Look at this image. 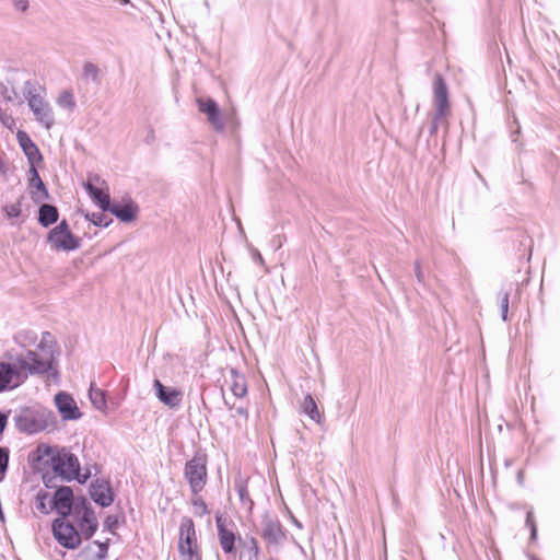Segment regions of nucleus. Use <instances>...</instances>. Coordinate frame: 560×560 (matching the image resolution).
Instances as JSON below:
<instances>
[{"instance_id":"c9c22d12","label":"nucleus","mask_w":560,"mask_h":560,"mask_svg":"<svg viewBox=\"0 0 560 560\" xmlns=\"http://www.w3.org/2000/svg\"><path fill=\"white\" fill-rule=\"evenodd\" d=\"M237 493L242 501L249 500V493L247 491V486L244 482H242L240 486H237Z\"/></svg>"},{"instance_id":"f03ea898","label":"nucleus","mask_w":560,"mask_h":560,"mask_svg":"<svg viewBox=\"0 0 560 560\" xmlns=\"http://www.w3.org/2000/svg\"><path fill=\"white\" fill-rule=\"evenodd\" d=\"M55 342L49 332H45L37 350H30L16 358L21 371L28 374H44L52 368Z\"/></svg>"},{"instance_id":"4be33fe9","label":"nucleus","mask_w":560,"mask_h":560,"mask_svg":"<svg viewBox=\"0 0 560 560\" xmlns=\"http://www.w3.org/2000/svg\"><path fill=\"white\" fill-rule=\"evenodd\" d=\"M113 214H115L119 220L124 222H131L136 219L138 213V206L133 202H129L126 205H114L109 207Z\"/></svg>"},{"instance_id":"a19ab883","label":"nucleus","mask_w":560,"mask_h":560,"mask_svg":"<svg viewBox=\"0 0 560 560\" xmlns=\"http://www.w3.org/2000/svg\"><path fill=\"white\" fill-rule=\"evenodd\" d=\"M119 2L122 3V4H128L129 0H119Z\"/></svg>"},{"instance_id":"2eb2a0df","label":"nucleus","mask_w":560,"mask_h":560,"mask_svg":"<svg viewBox=\"0 0 560 560\" xmlns=\"http://www.w3.org/2000/svg\"><path fill=\"white\" fill-rule=\"evenodd\" d=\"M434 104L440 116H445L448 113L447 88L441 75H438L434 81Z\"/></svg>"},{"instance_id":"f257e3e1","label":"nucleus","mask_w":560,"mask_h":560,"mask_svg":"<svg viewBox=\"0 0 560 560\" xmlns=\"http://www.w3.org/2000/svg\"><path fill=\"white\" fill-rule=\"evenodd\" d=\"M37 460H45L52 471L66 480L85 482L90 472H81L78 457L66 448L56 450L47 444H40L36 448Z\"/></svg>"},{"instance_id":"423d86ee","label":"nucleus","mask_w":560,"mask_h":560,"mask_svg":"<svg viewBox=\"0 0 560 560\" xmlns=\"http://www.w3.org/2000/svg\"><path fill=\"white\" fill-rule=\"evenodd\" d=\"M52 533L56 540L65 548L75 549L81 544L79 532L66 517L54 521Z\"/></svg>"},{"instance_id":"39448f33","label":"nucleus","mask_w":560,"mask_h":560,"mask_svg":"<svg viewBox=\"0 0 560 560\" xmlns=\"http://www.w3.org/2000/svg\"><path fill=\"white\" fill-rule=\"evenodd\" d=\"M47 241L55 250L70 252L80 246V238L73 235L66 220L48 233Z\"/></svg>"},{"instance_id":"c85d7f7f","label":"nucleus","mask_w":560,"mask_h":560,"mask_svg":"<svg viewBox=\"0 0 560 560\" xmlns=\"http://www.w3.org/2000/svg\"><path fill=\"white\" fill-rule=\"evenodd\" d=\"M58 104L62 107L72 109L75 105L72 92L63 91L58 98Z\"/></svg>"},{"instance_id":"2f4dec72","label":"nucleus","mask_w":560,"mask_h":560,"mask_svg":"<svg viewBox=\"0 0 560 560\" xmlns=\"http://www.w3.org/2000/svg\"><path fill=\"white\" fill-rule=\"evenodd\" d=\"M526 526L530 529V539L536 540L537 538V525L535 515L532 511H528L526 514Z\"/></svg>"},{"instance_id":"4468645a","label":"nucleus","mask_w":560,"mask_h":560,"mask_svg":"<svg viewBox=\"0 0 560 560\" xmlns=\"http://www.w3.org/2000/svg\"><path fill=\"white\" fill-rule=\"evenodd\" d=\"M198 108L201 113L208 116L209 122L218 131L223 130V122L220 119V109L217 103L211 98H198Z\"/></svg>"},{"instance_id":"412c9836","label":"nucleus","mask_w":560,"mask_h":560,"mask_svg":"<svg viewBox=\"0 0 560 560\" xmlns=\"http://www.w3.org/2000/svg\"><path fill=\"white\" fill-rule=\"evenodd\" d=\"M229 390L237 398H243L247 394V384L245 376L231 371L230 376L226 381Z\"/></svg>"},{"instance_id":"58836bf2","label":"nucleus","mask_w":560,"mask_h":560,"mask_svg":"<svg viewBox=\"0 0 560 560\" xmlns=\"http://www.w3.org/2000/svg\"><path fill=\"white\" fill-rule=\"evenodd\" d=\"M7 425V417L3 413H0V433L3 432Z\"/></svg>"},{"instance_id":"473e14b6","label":"nucleus","mask_w":560,"mask_h":560,"mask_svg":"<svg viewBox=\"0 0 560 560\" xmlns=\"http://www.w3.org/2000/svg\"><path fill=\"white\" fill-rule=\"evenodd\" d=\"M84 74L88 78H92L93 80H97V78H98V68L94 63H92V62H86L84 65Z\"/></svg>"},{"instance_id":"1a4fd4ad","label":"nucleus","mask_w":560,"mask_h":560,"mask_svg":"<svg viewBox=\"0 0 560 560\" xmlns=\"http://www.w3.org/2000/svg\"><path fill=\"white\" fill-rule=\"evenodd\" d=\"M74 515L81 533L85 538L92 537L98 525L94 512L83 504L75 508Z\"/></svg>"},{"instance_id":"b1692460","label":"nucleus","mask_w":560,"mask_h":560,"mask_svg":"<svg viewBox=\"0 0 560 560\" xmlns=\"http://www.w3.org/2000/svg\"><path fill=\"white\" fill-rule=\"evenodd\" d=\"M218 534H219V540L221 548L224 552L231 553L234 551V542H235V536L234 534L226 529L223 524H221V521L218 520Z\"/></svg>"},{"instance_id":"e433bc0d","label":"nucleus","mask_w":560,"mask_h":560,"mask_svg":"<svg viewBox=\"0 0 560 560\" xmlns=\"http://www.w3.org/2000/svg\"><path fill=\"white\" fill-rule=\"evenodd\" d=\"M13 3L15 5V8L21 10V11H25L27 9V5H28V1L27 0H13Z\"/></svg>"},{"instance_id":"9d476101","label":"nucleus","mask_w":560,"mask_h":560,"mask_svg":"<svg viewBox=\"0 0 560 560\" xmlns=\"http://www.w3.org/2000/svg\"><path fill=\"white\" fill-rule=\"evenodd\" d=\"M55 404L62 419L77 420L81 417V412L77 406L75 400L68 393H58L55 396Z\"/></svg>"},{"instance_id":"dca6fc26","label":"nucleus","mask_w":560,"mask_h":560,"mask_svg":"<svg viewBox=\"0 0 560 560\" xmlns=\"http://www.w3.org/2000/svg\"><path fill=\"white\" fill-rule=\"evenodd\" d=\"M158 398L171 408L177 407L183 397L182 390L174 387H165L159 380L154 381Z\"/></svg>"},{"instance_id":"c756f323","label":"nucleus","mask_w":560,"mask_h":560,"mask_svg":"<svg viewBox=\"0 0 560 560\" xmlns=\"http://www.w3.org/2000/svg\"><path fill=\"white\" fill-rule=\"evenodd\" d=\"M499 304L501 307V315L502 319H508V313H509V304H510V294L509 292H501L499 295Z\"/></svg>"},{"instance_id":"393cba45","label":"nucleus","mask_w":560,"mask_h":560,"mask_svg":"<svg viewBox=\"0 0 560 560\" xmlns=\"http://www.w3.org/2000/svg\"><path fill=\"white\" fill-rule=\"evenodd\" d=\"M90 399L97 409H104L106 407V395L101 388H97L92 383L90 386Z\"/></svg>"},{"instance_id":"5701e85b","label":"nucleus","mask_w":560,"mask_h":560,"mask_svg":"<svg viewBox=\"0 0 560 560\" xmlns=\"http://www.w3.org/2000/svg\"><path fill=\"white\" fill-rule=\"evenodd\" d=\"M59 219L58 209L55 206L44 203L40 206L38 211V222L44 228H47L56 223Z\"/></svg>"},{"instance_id":"6ab92c4d","label":"nucleus","mask_w":560,"mask_h":560,"mask_svg":"<svg viewBox=\"0 0 560 560\" xmlns=\"http://www.w3.org/2000/svg\"><path fill=\"white\" fill-rule=\"evenodd\" d=\"M262 538L269 544H278L284 538V530L277 520H268L262 528Z\"/></svg>"},{"instance_id":"7c9ffc66","label":"nucleus","mask_w":560,"mask_h":560,"mask_svg":"<svg viewBox=\"0 0 560 560\" xmlns=\"http://www.w3.org/2000/svg\"><path fill=\"white\" fill-rule=\"evenodd\" d=\"M9 465V451L5 447H0V481L3 480Z\"/></svg>"},{"instance_id":"bb28decb","label":"nucleus","mask_w":560,"mask_h":560,"mask_svg":"<svg viewBox=\"0 0 560 560\" xmlns=\"http://www.w3.org/2000/svg\"><path fill=\"white\" fill-rule=\"evenodd\" d=\"M191 505H192L194 514L196 516L201 517L203 515L209 514V509H208L205 500L199 495V493L192 494Z\"/></svg>"},{"instance_id":"7ed1b4c3","label":"nucleus","mask_w":560,"mask_h":560,"mask_svg":"<svg viewBox=\"0 0 560 560\" xmlns=\"http://www.w3.org/2000/svg\"><path fill=\"white\" fill-rule=\"evenodd\" d=\"M184 476L192 494L200 493L205 489L208 480L207 456L205 454H195L192 458L185 464Z\"/></svg>"},{"instance_id":"72a5a7b5","label":"nucleus","mask_w":560,"mask_h":560,"mask_svg":"<svg viewBox=\"0 0 560 560\" xmlns=\"http://www.w3.org/2000/svg\"><path fill=\"white\" fill-rule=\"evenodd\" d=\"M5 213L10 218H16L21 214V205L20 203H13L5 207Z\"/></svg>"},{"instance_id":"ddd939ff","label":"nucleus","mask_w":560,"mask_h":560,"mask_svg":"<svg viewBox=\"0 0 560 560\" xmlns=\"http://www.w3.org/2000/svg\"><path fill=\"white\" fill-rule=\"evenodd\" d=\"M73 492L69 487H60L56 490L52 499V506L61 515L67 517L72 510Z\"/></svg>"},{"instance_id":"9b49d317","label":"nucleus","mask_w":560,"mask_h":560,"mask_svg":"<svg viewBox=\"0 0 560 560\" xmlns=\"http://www.w3.org/2000/svg\"><path fill=\"white\" fill-rule=\"evenodd\" d=\"M16 138L20 147L22 148L24 154L27 158L30 167H36L38 164H40L43 162V156L40 154L38 147L30 138V136L25 131L19 130L16 133Z\"/></svg>"},{"instance_id":"ea45409f","label":"nucleus","mask_w":560,"mask_h":560,"mask_svg":"<svg viewBox=\"0 0 560 560\" xmlns=\"http://www.w3.org/2000/svg\"><path fill=\"white\" fill-rule=\"evenodd\" d=\"M250 542L253 545L254 553H255V556H257L258 555V544H257V540L255 538H252Z\"/></svg>"},{"instance_id":"4c0bfd02","label":"nucleus","mask_w":560,"mask_h":560,"mask_svg":"<svg viewBox=\"0 0 560 560\" xmlns=\"http://www.w3.org/2000/svg\"><path fill=\"white\" fill-rule=\"evenodd\" d=\"M236 413L240 415L241 417H243L245 420H247V418H248L247 409L244 407L236 408Z\"/></svg>"},{"instance_id":"cd10ccee","label":"nucleus","mask_w":560,"mask_h":560,"mask_svg":"<svg viewBox=\"0 0 560 560\" xmlns=\"http://www.w3.org/2000/svg\"><path fill=\"white\" fill-rule=\"evenodd\" d=\"M52 503L51 500H49V495L47 493H38L36 497V508L39 512L47 514L49 512V509L47 504Z\"/></svg>"},{"instance_id":"aec40b11","label":"nucleus","mask_w":560,"mask_h":560,"mask_svg":"<svg viewBox=\"0 0 560 560\" xmlns=\"http://www.w3.org/2000/svg\"><path fill=\"white\" fill-rule=\"evenodd\" d=\"M85 189L102 210L109 209L110 197L107 188L97 187L91 182H88L85 184Z\"/></svg>"},{"instance_id":"f704fd0d","label":"nucleus","mask_w":560,"mask_h":560,"mask_svg":"<svg viewBox=\"0 0 560 560\" xmlns=\"http://www.w3.org/2000/svg\"><path fill=\"white\" fill-rule=\"evenodd\" d=\"M93 545L96 546L98 549L96 552V557L98 559H104L107 553V550H108V545L106 542H98V541H94Z\"/></svg>"},{"instance_id":"6e6552de","label":"nucleus","mask_w":560,"mask_h":560,"mask_svg":"<svg viewBox=\"0 0 560 560\" xmlns=\"http://www.w3.org/2000/svg\"><path fill=\"white\" fill-rule=\"evenodd\" d=\"M27 102L37 120L40 121L46 128H50L54 119L44 97L39 93L30 92Z\"/></svg>"},{"instance_id":"20e7f679","label":"nucleus","mask_w":560,"mask_h":560,"mask_svg":"<svg viewBox=\"0 0 560 560\" xmlns=\"http://www.w3.org/2000/svg\"><path fill=\"white\" fill-rule=\"evenodd\" d=\"M178 550L182 560H201L194 521L184 517L179 526Z\"/></svg>"},{"instance_id":"f3484780","label":"nucleus","mask_w":560,"mask_h":560,"mask_svg":"<svg viewBox=\"0 0 560 560\" xmlns=\"http://www.w3.org/2000/svg\"><path fill=\"white\" fill-rule=\"evenodd\" d=\"M90 493L94 502L102 506H109L114 501L110 487L104 481L96 480L92 482Z\"/></svg>"},{"instance_id":"a878e982","label":"nucleus","mask_w":560,"mask_h":560,"mask_svg":"<svg viewBox=\"0 0 560 560\" xmlns=\"http://www.w3.org/2000/svg\"><path fill=\"white\" fill-rule=\"evenodd\" d=\"M303 411L313 420L318 421L320 415L317 409V405L311 395H306L302 404Z\"/></svg>"},{"instance_id":"a211bd4d","label":"nucleus","mask_w":560,"mask_h":560,"mask_svg":"<svg viewBox=\"0 0 560 560\" xmlns=\"http://www.w3.org/2000/svg\"><path fill=\"white\" fill-rule=\"evenodd\" d=\"M30 174L31 197L35 202H42L48 198V191L36 167H30Z\"/></svg>"},{"instance_id":"f8f14e48","label":"nucleus","mask_w":560,"mask_h":560,"mask_svg":"<svg viewBox=\"0 0 560 560\" xmlns=\"http://www.w3.org/2000/svg\"><path fill=\"white\" fill-rule=\"evenodd\" d=\"M16 428L24 433H37L45 428V422L30 410L22 411L15 419Z\"/></svg>"},{"instance_id":"0eeeda50","label":"nucleus","mask_w":560,"mask_h":560,"mask_svg":"<svg viewBox=\"0 0 560 560\" xmlns=\"http://www.w3.org/2000/svg\"><path fill=\"white\" fill-rule=\"evenodd\" d=\"M27 378V374L21 371L15 362L14 365L0 362V393L20 386Z\"/></svg>"}]
</instances>
